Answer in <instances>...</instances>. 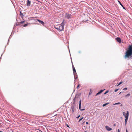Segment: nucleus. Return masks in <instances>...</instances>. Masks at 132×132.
Segmentation results:
<instances>
[{
  "instance_id": "f257e3e1",
  "label": "nucleus",
  "mask_w": 132,
  "mask_h": 132,
  "mask_svg": "<svg viewBox=\"0 0 132 132\" xmlns=\"http://www.w3.org/2000/svg\"><path fill=\"white\" fill-rule=\"evenodd\" d=\"M132 45L129 46L128 49L126 51L124 57L125 58H132Z\"/></svg>"
},
{
  "instance_id": "f03ea898",
  "label": "nucleus",
  "mask_w": 132,
  "mask_h": 132,
  "mask_svg": "<svg viewBox=\"0 0 132 132\" xmlns=\"http://www.w3.org/2000/svg\"><path fill=\"white\" fill-rule=\"evenodd\" d=\"M54 28L59 31H62L64 29L63 26L61 24H58L54 26Z\"/></svg>"
},
{
  "instance_id": "7ed1b4c3",
  "label": "nucleus",
  "mask_w": 132,
  "mask_h": 132,
  "mask_svg": "<svg viewBox=\"0 0 132 132\" xmlns=\"http://www.w3.org/2000/svg\"><path fill=\"white\" fill-rule=\"evenodd\" d=\"M72 15L71 14H70L68 13H66L65 16V17L68 19H70L72 18Z\"/></svg>"
},
{
  "instance_id": "20e7f679",
  "label": "nucleus",
  "mask_w": 132,
  "mask_h": 132,
  "mask_svg": "<svg viewBox=\"0 0 132 132\" xmlns=\"http://www.w3.org/2000/svg\"><path fill=\"white\" fill-rule=\"evenodd\" d=\"M129 115V112L128 111H127V115L125 116V125H126V124L127 122V120H128Z\"/></svg>"
},
{
  "instance_id": "39448f33",
  "label": "nucleus",
  "mask_w": 132,
  "mask_h": 132,
  "mask_svg": "<svg viewBox=\"0 0 132 132\" xmlns=\"http://www.w3.org/2000/svg\"><path fill=\"white\" fill-rule=\"evenodd\" d=\"M116 40L119 43H120L121 42V39L120 38L118 37H117L116 38Z\"/></svg>"
},
{
  "instance_id": "423d86ee",
  "label": "nucleus",
  "mask_w": 132,
  "mask_h": 132,
  "mask_svg": "<svg viewBox=\"0 0 132 132\" xmlns=\"http://www.w3.org/2000/svg\"><path fill=\"white\" fill-rule=\"evenodd\" d=\"M105 128L108 131H110L112 130V129L108 126H106Z\"/></svg>"
},
{
  "instance_id": "0eeeda50",
  "label": "nucleus",
  "mask_w": 132,
  "mask_h": 132,
  "mask_svg": "<svg viewBox=\"0 0 132 132\" xmlns=\"http://www.w3.org/2000/svg\"><path fill=\"white\" fill-rule=\"evenodd\" d=\"M27 5L28 6H30L31 2V1H29V0H27Z\"/></svg>"
},
{
  "instance_id": "6e6552de",
  "label": "nucleus",
  "mask_w": 132,
  "mask_h": 132,
  "mask_svg": "<svg viewBox=\"0 0 132 132\" xmlns=\"http://www.w3.org/2000/svg\"><path fill=\"white\" fill-rule=\"evenodd\" d=\"M72 68H73V72L74 75V76H75V74H76V71L75 69V67L73 65H72Z\"/></svg>"
},
{
  "instance_id": "1a4fd4ad",
  "label": "nucleus",
  "mask_w": 132,
  "mask_h": 132,
  "mask_svg": "<svg viewBox=\"0 0 132 132\" xmlns=\"http://www.w3.org/2000/svg\"><path fill=\"white\" fill-rule=\"evenodd\" d=\"M81 100H80L79 101V109L80 110H85L84 109H81Z\"/></svg>"
},
{
  "instance_id": "9d476101",
  "label": "nucleus",
  "mask_w": 132,
  "mask_h": 132,
  "mask_svg": "<svg viewBox=\"0 0 132 132\" xmlns=\"http://www.w3.org/2000/svg\"><path fill=\"white\" fill-rule=\"evenodd\" d=\"M66 23V21L64 20H63V21L61 23V25H63L64 26L65 24Z\"/></svg>"
},
{
  "instance_id": "9b49d317",
  "label": "nucleus",
  "mask_w": 132,
  "mask_h": 132,
  "mask_svg": "<svg viewBox=\"0 0 132 132\" xmlns=\"http://www.w3.org/2000/svg\"><path fill=\"white\" fill-rule=\"evenodd\" d=\"M37 20L40 23L44 25V22L43 21H42L39 19H37Z\"/></svg>"
},
{
  "instance_id": "f8f14e48",
  "label": "nucleus",
  "mask_w": 132,
  "mask_h": 132,
  "mask_svg": "<svg viewBox=\"0 0 132 132\" xmlns=\"http://www.w3.org/2000/svg\"><path fill=\"white\" fill-rule=\"evenodd\" d=\"M104 90H101L99 92H98L97 94L95 95L96 96H97V95L99 94L100 93H101Z\"/></svg>"
},
{
  "instance_id": "ddd939ff",
  "label": "nucleus",
  "mask_w": 132,
  "mask_h": 132,
  "mask_svg": "<svg viewBox=\"0 0 132 132\" xmlns=\"http://www.w3.org/2000/svg\"><path fill=\"white\" fill-rule=\"evenodd\" d=\"M123 115L125 117V116H126L127 114V113H126L125 112H123Z\"/></svg>"
},
{
  "instance_id": "4468645a",
  "label": "nucleus",
  "mask_w": 132,
  "mask_h": 132,
  "mask_svg": "<svg viewBox=\"0 0 132 132\" xmlns=\"http://www.w3.org/2000/svg\"><path fill=\"white\" fill-rule=\"evenodd\" d=\"M87 127H86V126H84L83 127V130H84V131H85V130L86 131V128Z\"/></svg>"
},
{
  "instance_id": "2eb2a0df",
  "label": "nucleus",
  "mask_w": 132,
  "mask_h": 132,
  "mask_svg": "<svg viewBox=\"0 0 132 132\" xmlns=\"http://www.w3.org/2000/svg\"><path fill=\"white\" fill-rule=\"evenodd\" d=\"M108 104H109V103H105L103 105V106L104 107V106H105L107 105Z\"/></svg>"
},
{
  "instance_id": "dca6fc26",
  "label": "nucleus",
  "mask_w": 132,
  "mask_h": 132,
  "mask_svg": "<svg viewBox=\"0 0 132 132\" xmlns=\"http://www.w3.org/2000/svg\"><path fill=\"white\" fill-rule=\"evenodd\" d=\"M118 2H119V3L120 4V5L122 6H123V5H122V4H121V3L120 2V1H118Z\"/></svg>"
},
{
  "instance_id": "f3484780",
  "label": "nucleus",
  "mask_w": 132,
  "mask_h": 132,
  "mask_svg": "<svg viewBox=\"0 0 132 132\" xmlns=\"http://www.w3.org/2000/svg\"><path fill=\"white\" fill-rule=\"evenodd\" d=\"M130 95V94L129 93L128 94L125 96V97L129 96Z\"/></svg>"
},
{
  "instance_id": "a211bd4d",
  "label": "nucleus",
  "mask_w": 132,
  "mask_h": 132,
  "mask_svg": "<svg viewBox=\"0 0 132 132\" xmlns=\"http://www.w3.org/2000/svg\"><path fill=\"white\" fill-rule=\"evenodd\" d=\"M83 117H82L80 119L79 121V122H80L81 120H82L83 119Z\"/></svg>"
},
{
  "instance_id": "6ab92c4d",
  "label": "nucleus",
  "mask_w": 132,
  "mask_h": 132,
  "mask_svg": "<svg viewBox=\"0 0 132 132\" xmlns=\"http://www.w3.org/2000/svg\"><path fill=\"white\" fill-rule=\"evenodd\" d=\"M28 25V24H25L23 26L24 27H26V26H27Z\"/></svg>"
},
{
  "instance_id": "aec40b11",
  "label": "nucleus",
  "mask_w": 132,
  "mask_h": 132,
  "mask_svg": "<svg viewBox=\"0 0 132 132\" xmlns=\"http://www.w3.org/2000/svg\"><path fill=\"white\" fill-rule=\"evenodd\" d=\"M127 88H125L123 89V90H127Z\"/></svg>"
},
{
  "instance_id": "412c9836",
  "label": "nucleus",
  "mask_w": 132,
  "mask_h": 132,
  "mask_svg": "<svg viewBox=\"0 0 132 132\" xmlns=\"http://www.w3.org/2000/svg\"><path fill=\"white\" fill-rule=\"evenodd\" d=\"M119 89H116L114 91L115 92H116L117 91L119 90Z\"/></svg>"
},
{
  "instance_id": "4be33fe9",
  "label": "nucleus",
  "mask_w": 132,
  "mask_h": 132,
  "mask_svg": "<svg viewBox=\"0 0 132 132\" xmlns=\"http://www.w3.org/2000/svg\"><path fill=\"white\" fill-rule=\"evenodd\" d=\"M108 92V91H106L104 93V94H106Z\"/></svg>"
},
{
  "instance_id": "5701e85b",
  "label": "nucleus",
  "mask_w": 132,
  "mask_h": 132,
  "mask_svg": "<svg viewBox=\"0 0 132 132\" xmlns=\"http://www.w3.org/2000/svg\"><path fill=\"white\" fill-rule=\"evenodd\" d=\"M120 103H119H119H116L115 104H115V105H117V104H120Z\"/></svg>"
},
{
  "instance_id": "b1692460",
  "label": "nucleus",
  "mask_w": 132,
  "mask_h": 132,
  "mask_svg": "<svg viewBox=\"0 0 132 132\" xmlns=\"http://www.w3.org/2000/svg\"><path fill=\"white\" fill-rule=\"evenodd\" d=\"M122 83V82H120L119 84V85H120V84H121Z\"/></svg>"
},
{
  "instance_id": "393cba45",
  "label": "nucleus",
  "mask_w": 132,
  "mask_h": 132,
  "mask_svg": "<svg viewBox=\"0 0 132 132\" xmlns=\"http://www.w3.org/2000/svg\"><path fill=\"white\" fill-rule=\"evenodd\" d=\"M72 113H73V112H74V110H73V109L72 108Z\"/></svg>"
},
{
  "instance_id": "a878e982",
  "label": "nucleus",
  "mask_w": 132,
  "mask_h": 132,
  "mask_svg": "<svg viewBox=\"0 0 132 132\" xmlns=\"http://www.w3.org/2000/svg\"><path fill=\"white\" fill-rule=\"evenodd\" d=\"M24 21H22V22H21L20 23H21L22 24V23H24Z\"/></svg>"
},
{
  "instance_id": "bb28decb",
  "label": "nucleus",
  "mask_w": 132,
  "mask_h": 132,
  "mask_svg": "<svg viewBox=\"0 0 132 132\" xmlns=\"http://www.w3.org/2000/svg\"><path fill=\"white\" fill-rule=\"evenodd\" d=\"M80 115H79L77 117V118H78L80 117Z\"/></svg>"
},
{
  "instance_id": "cd10ccee",
  "label": "nucleus",
  "mask_w": 132,
  "mask_h": 132,
  "mask_svg": "<svg viewBox=\"0 0 132 132\" xmlns=\"http://www.w3.org/2000/svg\"><path fill=\"white\" fill-rule=\"evenodd\" d=\"M79 85H78V86H77V88H78L79 87Z\"/></svg>"
},
{
  "instance_id": "c85d7f7f",
  "label": "nucleus",
  "mask_w": 132,
  "mask_h": 132,
  "mask_svg": "<svg viewBox=\"0 0 132 132\" xmlns=\"http://www.w3.org/2000/svg\"><path fill=\"white\" fill-rule=\"evenodd\" d=\"M67 126L68 127H69V125H67Z\"/></svg>"
},
{
  "instance_id": "c756f323",
  "label": "nucleus",
  "mask_w": 132,
  "mask_h": 132,
  "mask_svg": "<svg viewBox=\"0 0 132 132\" xmlns=\"http://www.w3.org/2000/svg\"><path fill=\"white\" fill-rule=\"evenodd\" d=\"M118 132H120V130L119 129L118 130Z\"/></svg>"
},
{
  "instance_id": "7c9ffc66",
  "label": "nucleus",
  "mask_w": 132,
  "mask_h": 132,
  "mask_svg": "<svg viewBox=\"0 0 132 132\" xmlns=\"http://www.w3.org/2000/svg\"><path fill=\"white\" fill-rule=\"evenodd\" d=\"M122 7L125 9V7L123 6H122Z\"/></svg>"
},
{
  "instance_id": "2f4dec72",
  "label": "nucleus",
  "mask_w": 132,
  "mask_h": 132,
  "mask_svg": "<svg viewBox=\"0 0 132 132\" xmlns=\"http://www.w3.org/2000/svg\"><path fill=\"white\" fill-rule=\"evenodd\" d=\"M91 92H90V93H89V95L90 94H91Z\"/></svg>"
},
{
  "instance_id": "473e14b6",
  "label": "nucleus",
  "mask_w": 132,
  "mask_h": 132,
  "mask_svg": "<svg viewBox=\"0 0 132 132\" xmlns=\"http://www.w3.org/2000/svg\"><path fill=\"white\" fill-rule=\"evenodd\" d=\"M88 123H88V122H86V124H88Z\"/></svg>"
},
{
  "instance_id": "72a5a7b5",
  "label": "nucleus",
  "mask_w": 132,
  "mask_h": 132,
  "mask_svg": "<svg viewBox=\"0 0 132 132\" xmlns=\"http://www.w3.org/2000/svg\"><path fill=\"white\" fill-rule=\"evenodd\" d=\"M121 92H120L119 93V94H121Z\"/></svg>"
},
{
  "instance_id": "f704fd0d",
  "label": "nucleus",
  "mask_w": 132,
  "mask_h": 132,
  "mask_svg": "<svg viewBox=\"0 0 132 132\" xmlns=\"http://www.w3.org/2000/svg\"><path fill=\"white\" fill-rule=\"evenodd\" d=\"M126 132H128L127 129H126Z\"/></svg>"
},
{
  "instance_id": "c9c22d12",
  "label": "nucleus",
  "mask_w": 132,
  "mask_h": 132,
  "mask_svg": "<svg viewBox=\"0 0 132 132\" xmlns=\"http://www.w3.org/2000/svg\"><path fill=\"white\" fill-rule=\"evenodd\" d=\"M85 121H84V122H83L82 124H84V123H85Z\"/></svg>"
},
{
  "instance_id": "e433bc0d",
  "label": "nucleus",
  "mask_w": 132,
  "mask_h": 132,
  "mask_svg": "<svg viewBox=\"0 0 132 132\" xmlns=\"http://www.w3.org/2000/svg\"><path fill=\"white\" fill-rule=\"evenodd\" d=\"M119 85V84H118V85H117V86H118Z\"/></svg>"
},
{
  "instance_id": "4c0bfd02",
  "label": "nucleus",
  "mask_w": 132,
  "mask_h": 132,
  "mask_svg": "<svg viewBox=\"0 0 132 132\" xmlns=\"http://www.w3.org/2000/svg\"><path fill=\"white\" fill-rule=\"evenodd\" d=\"M114 126H116V124H114Z\"/></svg>"
},
{
  "instance_id": "58836bf2",
  "label": "nucleus",
  "mask_w": 132,
  "mask_h": 132,
  "mask_svg": "<svg viewBox=\"0 0 132 132\" xmlns=\"http://www.w3.org/2000/svg\"><path fill=\"white\" fill-rule=\"evenodd\" d=\"M45 117V116H42V117Z\"/></svg>"
},
{
  "instance_id": "ea45409f",
  "label": "nucleus",
  "mask_w": 132,
  "mask_h": 132,
  "mask_svg": "<svg viewBox=\"0 0 132 132\" xmlns=\"http://www.w3.org/2000/svg\"><path fill=\"white\" fill-rule=\"evenodd\" d=\"M122 104H121V106H122Z\"/></svg>"
},
{
  "instance_id": "a19ab883",
  "label": "nucleus",
  "mask_w": 132,
  "mask_h": 132,
  "mask_svg": "<svg viewBox=\"0 0 132 132\" xmlns=\"http://www.w3.org/2000/svg\"><path fill=\"white\" fill-rule=\"evenodd\" d=\"M85 132H87V131H85Z\"/></svg>"
},
{
  "instance_id": "79ce46f5",
  "label": "nucleus",
  "mask_w": 132,
  "mask_h": 132,
  "mask_svg": "<svg viewBox=\"0 0 132 132\" xmlns=\"http://www.w3.org/2000/svg\"><path fill=\"white\" fill-rule=\"evenodd\" d=\"M0 132H3L0 131Z\"/></svg>"
}]
</instances>
